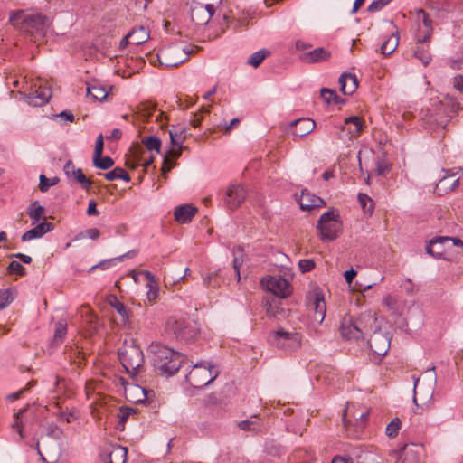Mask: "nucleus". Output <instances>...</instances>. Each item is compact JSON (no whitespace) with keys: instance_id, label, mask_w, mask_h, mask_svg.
I'll return each instance as SVG.
<instances>
[{"instance_id":"1","label":"nucleus","mask_w":463,"mask_h":463,"mask_svg":"<svg viewBox=\"0 0 463 463\" xmlns=\"http://www.w3.org/2000/svg\"><path fill=\"white\" fill-rule=\"evenodd\" d=\"M148 352L154 368L165 376L174 375L184 362V356L181 353L175 352L160 343H152Z\"/></svg>"},{"instance_id":"2","label":"nucleus","mask_w":463,"mask_h":463,"mask_svg":"<svg viewBox=\"0 0 463 463\" xmlns=\"http://www.w3.org/2000/svg\"><path fill=\"white\" fill-rule=\"evenodd\" d=\"M9 21L21 32L33 36L35 41L43 38L49 27V20L45 15L24 11L12 12Z\"/></svg>"},{"instance_id":"3","label":"nucleus","mask_w":463,"mask_h":463,"mask_svg":"<svg viewBox=\"0 0 463 463\" xmlns=\"http://www.w3.org/2000/svg\"><path fill=\"white\" fill-rule=\"evenodd\" d=\"M375 323L376 317L371 313L361 314L355 321L351 317H345L340 325V334L347 340L359 339L370 334L376 326Z\"/></svg>"},{"instance_id":"4","label":"nucleus","mask_w":463,"mask_h":463,"mask_svg":"<svg viewBox=\"0 0 463 463\" xmlns=\"http://www.w3.org/2000/svg\"><path fill=\"white\" fill-rule=\"evenodd\" d=\"M118 356L122 366L131 376L138 373L144 363V354L140 346L133 340H126L118 350Z\"/></svg>"},{"instance_id":"5","label":"nucleus","mask_w":463,"mask_h":463,"mask_svg":"<svg viewBox=\"0 0 463 463\" xmlns=\"http://www.w3.org/2000/svg\"><path fill=\"white\" fill-rule=\"evenodd\" d=\"M165 329L175 338L184 341L194 339L199 331L195 322L180 314L168 317L165 321Z\"/></svg>"},{"instance_id":"6","label":"nucleus","mask_w":463,"mask_h":463,"mask_svg":"<svg viewBox=\"0 0 463 463\" xmlns=\"http://www.w3.org/2000/svg\"><path fill=\"white\" fill-rule=\"evenodd\" d=\"M317 228L322 241H331L335 240L342 232L340 215L334 209L328 210L320 216Z\"/></svg>"},{"instance_id":"7","label":"nucleus","mask_w":463,"mask_h":463,"mask_svg":"<svg viewBox=\"0 0 463 463\" xmlns=\"http://www.w3.org/2000/svg\"><path fill=\"white\" fill-rule=\"evenodd\" d=\"M269 340L272 345L285 352L297 350L301 346L302 335L296 331L279 328L269 334Z\"/></svg>"},{"instance_id":"8","label":"nucleus","mask_w":463,"mask_h":463,"mask_svg":"<svg viewBox=\"0 0 463 463\" xmlns=\"http://www.w3.org/2000/svg\"><path fill=\"white\" fill-rule=\"evenodd\" d=\"M218 8L219 7L213 4L204 5V9L209 14V20L204 22V26L208 31L207 37L209 40H213L220 36L224 32V27L227 24V16L225 14L221 15Z\"/></svg>"},{"instance_id":"9","label":"nucleus","mask_w":463,"mask_h":463,"mask_svg":"<svg viewBox=\"0 0 463 463\" xmlns=\"http://www.w3.org/2000/svg\"><path fill=\"white\" fill-rule=\"evenodd\" d=\"M189 52L179 44L165 46L159 51L158 59L165 67H176L187 60Z\"/></svg>"},{"instance_id":"10","label":"nucleus","mask_w":463,"mask_h":463,"mask_svg":"<svg viewBox=\"0 0 463 463\" xmlns=\"http://www.w3.org/2000/svg\"><path fill=\"white\" fill-rule=\"evenodd\" d=\"M423 448L421 445L410 443L404 444L398 449L390 452L392 463H420Z\"/></svg>"},{"instance_id":"11","label":"nucleus","mask_w":463,"mask_h":463,"mask_svg":"<svg viewBox=\"0 0 463 463\" xmlns=\"http://www.w3.org/2000/svg\"><path fill=\"white\" fill-rule=\"evenodd\" d=\"M261 285L267 291L279 298H286L291 293L290 283L281 276L263 278Z\"/></svg>"},{"instance_id":"12","label":"nucleus","mask_w":463,"mask_h":463,"mask_svg":"<svg viewBox=\"0 0 463 463\" xmlns=\"http://www.w3.org/2000/svg\"><path fill=\"white\" fill-rule=\"evenodd\" d=\"M246 199V190L239 184H232L227 187L224 204L230 210H235L241 206V204Z\"/></svg>"},{"instance_id":"13","label":"nucleus","mask_w":463,"mask_h":463,"mask_svg":"<svg viewBox=\"0 0 463 463\" xmlns=\"http://www.w3.org/2000/svg\"><path fill=\"white\" fill-rule=\"evenodd\" d=\"M373 335L368 340L371 350L377 355H384L390 348V338L381 331L373 329Z\"/></svg>"},{"instance_id":"14","label":"nucleus","mask_w":463,"mask_h":463,"mask_svg":"<svg viewBox=\"0 0 463 463\" xmlns=\"http://www.w3.org/2000/svg\"><path fill=\"white\" fill-rule=\"evenodd\" d=\"M202 364V362H197L185 375V381L190 385V388L186 390L189 395H194L196 393L195 391L203 389Z\"/></svg>"},{"instance_id":"15","label":"nucleus","mask_w":463,"mask_h":463,"mask_svg":"<svg viewBox=\"0 0 463 463\" xmlns=\"http://www.w3.org/2000/svg\"><path fill=\"white\" fill-rule=\"evenodd\" d=\"M345 458L348 463H380V458L375 453L361 448L352 449Z\"/></svg>"},{"instance_id":"16","label":"nucleus","mask_w":463,"mask_h":463,"mask_svg":"<svg viewBox=\"0 0 463 463\" xmlns=\"http://www.w3.org/2000/svg\"><path fill=\"white\" fill-rule=\"evenodd\" d=\"M290 127L294 128L291 135L293 136V140L296 141L298 138L303 137L311 133L316 127V123L311 118H301L292 121L290 123Z\"/></svg>"},{"instance_id":"17","label":"nucleus","mask_w":463,"mask_h":463,"mask_svg":"<svg viewBox=\"0 0 463 463\" xmlns=\"http://www.w3.org/2000/svg\"><path fill=\"white\" fill-rule=\"evenodd\" d=\"M439 239V237H435L428 242L426 252L437 259L449 260L451 254L448 245L441 242V240Z\"/></svg>"},{"instance_id":"18","label":"nucleus","mask_w":463,"mask_h":463,"mask_svg":"<svg viewBox=\"0 0 463 463\" xmlns=\"http://www.w3.org/2000/svg\"><path fill=\"white\" fill-rule=\"evenodd\" d=\"M342 131H347L349 139L357 137L363 132L364 120L359 116H351L344 120Z\"/></svg>"},{"instance_id":"19","label":"nucleus","mask_w":463,"mask_h":463,"mask_svg":"<svg viewBox=\"0 0 463 463\" xmlns=\"http://www.w3.org/2000/svg\"><path fill=\"white\" fill-rule=\"evenodd\" d=\"M65 175L78 183H80L84 189H90L91 182L84 175L80 168H75L71 161H68L63 167Z\"/></svg>"},{"instance_id":"20","label":"nucleus","mask_w":463,"mask_h":463,"mask_svg":"<svg viewBox=\"0 0 463 463\" xmlns=\"http://www.w3.org/2000/svg\"><path fill=\"white\" fill-rule=\"evenodd\" d=\"M52 97V91L50 88L39 87L38 90L33 93L28 94L25 99L29 105L33 107H41L46 104Z\"/></svg>"},{"instance_id":"21","label":"nucleus","mask_w":463,"mask_h":463,"mask_svg":"<svg viewBox=\"0 0 463 463\" xmlns=\"http://www.w3.org/2000/svg\"><path fill=\"white\" fill-rule=\"evenodd\" d=\"M197 212L198 209L191 204H182L175 208L174 217L178 223L185 224L193 220Z\"/></svg>"},{"instance_id":"22","label":"nucleus","mask_w":463,"mask_h":463,"mask_svg":"<svg viewBox=\"0 0 463 463\" xmlns=\"http://www.w3.org/2000/svg\"><path fill=\"white\" fill-rule=\"evenodd\" d=\"M169 137L171 140L170 154L173 156H178L182 148V144L185 138V134L181 127H173L169 130Z\"/></svg>"},{"instance_id":"23","label":"nucleus","mask_w":463,"mask_h":463,"mask_svg":"<svg viewBox=\"0 0 463 463\" xmlns=\"http://www.w3.org/2000/svg\"><path fill=\"white\" fill-rule=\"evenodd\" d=\"M298 203L302 210L310 211L313 208H318L325 204L324 201L309 192L304 190L298 199Z\"/></svg>"},{"instance_id":"24","label":"nucleus","mask_w":463,"mask_h":463,"mask_svg":"<svg viewBox=\"0 0 463 463\" xmlns=\"http://www.w3.org/2000/svg\"><path fill=\"white\" fill-rule=\"evenodd\" d=\"M53 229V224L51 222H43L37 224L34 228L25 232L22 235V241H28L33 239L43 237L45 233L51 232Z\"/></svg>"},{"instance_id":"25","label":"nucleus","mask_w":463,"mask_h":463,"mask_svg":"<svg viewBox=\"0 0 463 463\" xmlns=\"http://www.w3.org/2000/svg\"><path fill=\"white\" fill-rule=\"evenodd\" d=\"M339 84L341 87V91L345 95H351L353 94L357 87H358V80L354 74L352 73H343L339 77Z\"/></svg>"},{"instance_id":"26","label":"nucleus","mask_w":463,"mask_h":463,"mask_svg":"<svg viewBox=\"0 0 463 463\" xmlns=\"http://www.w3.org/2000/svg\"><path fill=\"white\" fill-rule=\"evenodd\" d=\"M149 38V33L148 31L143 27L140 26L137 29L133 30L132 32L128 33L125 38L122 40L123 42H128L130 44L133 45H139L143 43L146 42Z\"/></svg>"},{"instance_id":"27","label":"nucleus","mask_w":463,"mask_h":463,"mask_svg":"<svg viewBox=\"0 0 463 463\" xmlns=\"http://www.w3.org/2000/svg\"><path fill=\"white\" fill-rule=\"evenodd\" d=\"M330 52L324 48H316L302 55L301 60L307 63L321 62L329 59Z\"/></svg>"},{"instance_id":"28","label":"nucleus","mask_w":463,"mask_h":463,"mask_svg":"<svg viewBox=\"0 0 463 463\" xmlns=\"http://www.w3.org/2000/svg\"><path fill=\"white\" fill-rule=\"evenodd\" d=\"M459 178L456 177L454 174L448 175L442 177L437 184V190L439 192L448 193L454 190L458 184Z\"/></svg>"},{"instance_id":"29","label":"nucleus","mask_w":463,"mask_h":463,"mask_svg":"<svg viewBox=\"0 0 463 463\" xmlns=\"http://www.w3.org/2000/svg\"><path fill=\"white\" fill-rule=\"evenodd\" d=\"M128 457V449L126 447L116 445L113 446L109 455V463H126Z\"/></svg>"},{"instance_id":"30","label":"nucleus","mask_w":463,"mask_h":463,"mask_svg":"<svg viewBox=\"0 0 463 463\" xmlns=\"http://www.w3.org/2000/svg\"><path fill=\"white\" fill-rule=\"evenodd\" d=\"M238 427L244 431L258 432L262 426L259 416L252 415L250 419L238 422Z\"/></svg>"},{"instance_id":"31","label":"nucleus","mask_w":463,"mask_h":463,"mask_svg":"<svg viewBox=\"0 0 463 463\" xmlns=\"http://www.w3.org/2000/svg\"><path fill=\"white\" fill-rule=\"evenodd\" d=\"M314 317L313 319L317 323H322L326 316V303L323 297L316 295L314 303Z\"/></svg>"},{"instance_id":"32","label":"nucleus","mask_w":463,"mask_h":463,"mask_svg":"<svg viewBox=\"0 0 463 463\" xmlns=\"http://www.w3.org/2000/svg\"><path fill=\"white\" fill-rule=\"evenodd\" d=\"M399 44L398 33H392V34L382 43L381 52L383 55L392 54Z\"/></svg>"},{"instance_id":"33","label":"nucleus","mask_w":463,"mask_h":463,"mask_svg":"<svg viewBox=\"0 0 463 463\" xmlns=\"http://www.w3.org/2000/svg\"><path fill=\"white\" fill-rule=\"evenodd\" d=\"M87 96L95 100L101 101L107 98L108 92L104 87L98 84H92L89 85L87 88Z\"/></svg>"},{"instance_id":"34","label":"nucleus","mask_w":463,"mask_h":463,"mask_svg":"<svg viewBox=\"0 0 463 463\" xmlns=\"http://www.w3.org/2000/svg\"><path fill=\"white\" fill-rule=\"evenodd\" d=\"M104 177L109 181L124 180L130 181L129 175L121 167H115L113 170L104 174Z\"/></svg>"},{"instance_id":"35","label":"nucleus","mask_w":463,"mask_h":463,"mask_svg":"<svg viewBox=\"0 0 463 463\" xmlns=\"http://www.w3.org/2000/svg\"><path fill=\"white\" fill-rule=\"evenodd\" d=\"M414 56L427 66L431 61V54L430 52L429 45H419L414 51Z\"/></svg>"},{"instance_id":"36","label":"nucleus","mask_w":463,"mask_h":463,"mask_svg":"<svg viewBox=\"0 0 463 463\" xmlns=\"http://www.w3.org/2000/svg\"><path fill=\"white\" fill-rule=\"evenodd\" d=\"M439 240H441V242L448 245L450 254L452 253V250L457 248V253H463V241L458 238H452L448 236H440Z\"/></svg>"},{"instance_id":"37","label":"nucleus","mask_w":463,"mask_h":463,"mask_svg":"<svg viewBox=\"0 0 463 463\" xmlns=\"http://www.w3.org/2000/svg\"><path fill=\"white\" fill-rule=\"evenodd\" d=\"M320 94L324 101L328 105L332 103L340 104L344 102V99H341L334 90L323 88L320 90Z\"/></svg>"},{"instance_id":"38","label":"nucleus","mask_w":463,"mask_h":463,"mask_svg":"<svg viewBox=\"0 0 463 463\" xmlns=\"http://www.w3.org/2000/svg\"><path fill=\"white\" fill-rule=\"evenodd\" d=\"M44 208L39 204L37 201L33 202L28 211V214L31 220H33V224H35L39 220L43 217Z\"/></svg>"},{"instance_id":"39","label":"nucleus","mask_w":463,"mask_h":463,"mask_svg":"<svg viewBox=\"0 0 463 463\" xmlns=\"http://www.w3.org/2000/svg\"><path fill=\"white\" fill-rule=\"evenodd\" d=\"M50 449L54 451V454L49 455V459L41 452L39 449H37L41 459L43 463H58L61 455V448L57 444L53 443L52 446H50Z\"/></svg>"},{"instance_id":"40","label":"nucleus","mask_w":463,"mask_h":463,"mask_svg":"<svg viewBox=\"0 0 463 463\" xmlns=\"http://www.w3.org/2000/svg\"><path fill=\"white\" fill-rule=\"evenodd\" d=\"M67 334V324L64 321H58L55 324V332L53 335V342L56 345H60Z\"/></svg>"},{"instance_id":"41","label":"nucleus","mask_w":463,"mask_h":463,"mask_svg":"<svg viewBox=\"0 0 463 463\" xmlns=\"http://www.w3.org/2000/svg\"><path fill=\"white\" fill-rule=\"evenodd\" d=\"M93 165L95 167L102 170H108L114 165V160L110 156H93Z\"/></svg>"},{"instance_id":"42","label":"nucleus","mask_w":463,"mask_h":463,"mask_svg":"<svg viewBox=\"0 0 463 463\" xmlns=\"http://www.w3.org/2000/svg\"><path fill=\"white\" fill-rule=\"evenodd\" d=\"M368 415H369V411L367 410H363L362 411L360 412H356L354 417V427H355V430L354 432L355 433H358L359 431H361L367 420H368Z\"/></svg>"},{"instance_id":"43","label":"nucleus","mask_w":463,"mask_h":463,"mask_svg":"<svg viewBox=\"0 0 463 463\" xmlns=\"http://www.w3.org/2000/svg\"><path fill=\"white\" fill-rule=\"evenodd\" d=\"M142 141L146 147L147 148V150L151 152L155 151L156 154L160 152L161 140L158 137L155 136H150L144 137Z\"/></svg>"},{"instance_id":"44","label":"nucleus","mask_w":463,"mask_h":463,"mask_svg":"<svg viewBox=\"0 0 463 463\" xmlns=\"http://www.w3.org/2000/svg\"><path fill=\"white\" fill-rule=\"evenodd\" d=\"M40 183H39V189L42 193H46L51 186H53L59 183L58 177L53 178H47L44 175H41L40 177Z\"/></svg>"},{"instance_id":"45","label":"nucleus","mask_w":463,"mask_h":463,"mask_svg":"<svg viewBox=\"0 0 463 463\" xmlns=\"http://www.w3.org/2000/svg\"><path fill=\"white\" fill-rule=\"evenodd\" d=\"M269 52L266 50H260L252 53L248 59V64L257 68L260 65Z\"/></svg>"},{"instance_id":"46","label":"nucleus","mask_w":463,"mask_h":463,"mask_svg":"<svg viewBox=\"0 0 463 463\" xmlns=\"http://www.w3.org/2000/svg\"><path fill=\"white\" fill-rule=\"evenodd\" d=\"M358 202L365 213L371 214L373 211V200L365 194H358Z\"/></svg>"},{"instance_id":"47","label":"nucleus","mask_w":463,"mask_h":463,"mask_svg":"<svg viewBox=\"0 0 463 463\" xmlns=\"http://www.w3.org/2000/svg\"><path fill=\"white\" fill-rule=\"evenodd\" d=\"M233 254V269L238 276V280H240V269L243 263L244 253L241 247H238L237 250H234Z\"/></svg>"},{"instance_id":"48","label":"nucleus","mask_w":463,"mask_h":463,"mask_svg":"<svg viewBox=\"0 0 463 463\" xmlns=\"http://www.w3.org/2000/svg\"><path fill=\"white\" fill-rule=\"evenodd\" d=\"M25 411V409H21L17 413L14 414V420L12 425V428L15 430L16 433L19 436L18 441L22 440L24 438L23 429L24 426L20 420V416L23 415Z\"/></svg>"},{"instance_id":"49","label":"nucleus","mask_w":463,"mask_h":463,"mask_svg":"<svg viewBox=\"0 0 463 463\" xmlns=\"http://www.w3.org/2000/svg\"><path fill=\"white\" fill-rule=\"evenodd\" d=\"M401 429V420L399 418H394L385 429V433L389 438H394L398 435Z\"/></svg>"},{"instance_id":"50","label":"nucleus","mask_w":463,"mask_h":463,"mask_svg":"<svg viewBox=\"0 0 463 463\" xmlns=\"http://www.w3.org/2000/svg\"><path fill=\"white\" fill-rule=\"evenodd\" d=\"M135 412H136L135 410L133 408H131V407L123 406V407L120 408L118 418H119V425L122 426L120 428L121 430H124L125 423L129 419V417L132 414H134Z\"/></svg>"},{"instance_id":"51","label":"nucleus","mask_w":463,"mask_h":463,"mask_svg":"<svg viewBox=\"0 0 463 463\" xmlns=\"http://www.w3.org/2000/svg\"><path fill=\"white\" fill-rule=\"evenodd\" d=\"M99 237V231L97 228L87 229L83 232H79L75 236V241L89 238L90 240H97Z\"/></svg>"},{"instance_id":"52","label":"nucleus","mask_w":463,"mask_h":463,"mask_svg":"<svg viewBox=\"0 0 463 463\" xmlns=\"http://www.w3.org/2000/svg\"><path fill=\"white\" fill-rule=\"evenodd\" d=\"M14 299L12 290L2 289L0 290V310L6 307Z\"/></svg>"},{"instance_id":"53","label":"nucleus","mask_w":463,"mask_h":463,"mask_svg":"<svg viewBox=\"0 0 463 463\" xmlns=\"http://www.w3.org/2000/svg\"><path fill=\"white\" fill-rule=\"evenodd\" d=\"M110 304L121 316L122 320L126 322L128 319V313L125 305L119 300H118L116 298H114L113 301H111Z\"/></svg>"},{"instance_id":"54","label":"nucleus","mask_w":463,"mask_h":463,"mask_svg":"<svg viewBox=\"0 0 463 463\" xmlns=\"http://www.w3.org/2000/svg\"><path fill=\"white\" fill-rule=\"evenodd\" d=\"M204 368L208 370L210 376V379L204 383V386H206L209 385L219 375L220 370L219 366L213 362H208L207 365H204Z\"/></svg>"},{"instance_id":"55","label":"nucleus","mask_w":463,"mask_h":463,"mask_svg":"<svg viewBox=\"0 0 463 463\" xmlns=\"http://www.w3.org/2000/svg\"><path fill=\"white\" fill-rule=\"evenodd\" d=\"M116 262H118L117 260V258H112V259H108V260H103L101 261H99L98 264L92 266L90 269H89V272H92L94 269H109L113 264H115Z\"/></svg>"},{"instance_id":"56","label":"nucleus","mask_w":463,"mask_h":463,"mask_svg":"<svg viewBox=\"0 0 463 463\" xmlns=\"http://www.w3.org/2000/svg\"><path fill=\"white\" fill-rule=\"evenodd\" d=\"M266 312L269 317H275L279 313V307L273 298L265 301Z\"/></svg>"},{"instance_id":"57","label":"nucleus","mask_w":463,"mask_h":463,"mask_svg":"<svg viewBox=\"0 0 463 463\" xmlns=\"http://www.w3.org/2000/svg\"><path fill=\"white\" fill-rule=\"evenodd\" d=\"M7 271L10 274L24 275V268L19 261L13 260L10 262V264L7 268Z\"/></svg>"},{"instance_id":"58","label":"nucleus","mask_w":463,"mask_h":463,"mask_svg":"<svg viewBox=\"0 0 463 463\" xmlns=\"http://www.w3.org/2000/svg\"><path fill=\"white\" fill-rule=\"evenodd\" d=\"M147 292H146V298L149 301H155L158 297L159 288L157 286V283H153L146 285Z\"/></svg>"},{"instance_id":"59","label":"nucleus","mask_w":463,"mask_h":463,"mask_svg":"<svg viewBox=\"0 0 463 463\" xmlns=\"http://www.w3.org/2000/svg\"><path fill=\"white\" fill-rule=\"evenodd\" d=\"M298 267L302 273H306L315 268V262L312 260H300L298 262Z\"/></svg>"},{"instance_id":"60","label":"nucleus","mask_w":463,"mask_h":463,"mask_svg":"<svg viewBox=\"0 0 463 463\" xmlns=\"http://www.w3.org/2000/svg\"><path fill=\"white\" fill-rule=\"evenodd\" d=\"M104 148V137L102 134H99L96 139L95 148L93 156H101Z\"/></svg>"},{"instance_id":"61","label":"nucleus","mask_w":463,"mask_h":463,"mask_svg":"<svg viewBox=\"0 0 463 463\" xmlns=\"http://www.w3.org/2000/svg\"><path fill=\"white\" fill-rule=\"evenodd\" d=\"M136 276H144L146 280V285L156 283L155 276L148 270H140L136 273Z\"/></svg>"},{"instance_id":"62","label":"nucleus","mask_w":463,"mask_h":463,"mask_svg":"<svg viewBox=\"0 0 463 463\" xmlns=\"http://www.w3.org/2000/svg\"><path fill=\"white\" fill-rule=\"evenodd\" d=\"M87 214L90 216H97L99 214V212L97 209V203L95 201L91 200L89 202V205L87 208Z\"/></svg>"},{"instance_id":"63","label":"nucleus","mask_w":463,"mask_h":463,"mask_svg":"<svg viewBox=\"0 0 463 463\" xmlns=\"http://www.w3.org/2000/svg\"><path fill=\"white\" fill-rule=\"evenodd\" d=\"M383 7V4L380 2V0H373L368 6V11L371 13L380 11Z\"/></svg>"},{"instance_id":"64","label":"nucleus","mask_w":463,"mask_h":463,"mask_svg":"<svg viewBox=\"0 0 463 463\" xmlns=\"http://www.w3.org/2000/svg\"><path fill=\"white\" fill-rule=\"evenodd\" d=\"M454 87L463 93V76H457L454 80Z\"/></svg>"}]
</instances>
